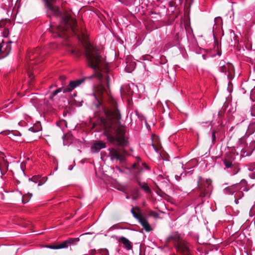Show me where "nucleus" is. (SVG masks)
<instances>
[{
	"instance_id": "nucleus-1",
	"label": "nucleus",
	"mask_w": 255,
	"mask_h": 255,
	"mask_svg": "<svg viewBox=\"0 0 255 255\" xmlns=\"http://www.w3.org/2000/svg\"><path fill=\"white\" fill-rule=\"evenodd\" d=\"M103 110L106 117L99 118L101 126L108 141L119 145V147L109 148V156L112 161H118L120 163H125L129 153L125 148L128 144L125 138V127L121 124V115L118 109L117 103L112 100L108 106H103Z\"/></svg>"
},
{
	"instance_id": "nucleus-2",
	"label": "nucleus",
	"mask_w": 255,
	"mask_h": 255,
	"mask_svg": "<svg viewBox=\"0 0 255 255\" xmlns=\"http://www.w3.org/2000/svg\"><path fill=\"white\" fill-rule=\"evenodd\" d=\"M84 47L87 65L94 70V74L80 79L71 81L66 87L59 88L54 91L49 97L51 100L53 101L54 97L61 91L63 93L70 92L83 83L86 79H91L94 77H96L100 82L105 81L107 87L109 88L110 77L108 75L109 70L105 58L101 55L100 50L91 44L87 43Z\"/></svg>"
},
{
	"instance_id": "nucleus-3",
	"label": "nucleus",
	"mask_w": 255,
	"mask_h": 255,
	"mask_svg": "<svg viewBox=\"0 0 255 255\" xmlns=\"http://www.w3.org/2000/svg\"><path fill=\"white\" fill-rule=\"evenodd\" d=\"M71 18L76 21V23L73 25V26L72 27L71 25H70V24H65L63 23V21H61L60 24L55 27L51 26L49 29L50 31L55 33L58 36L60 37L66 38L69 36V33L70 30H71L73 33L75 34H77L78 36L80 34L81 35V39L85 42L84 46L87 43H89L87 41L88 39V34L84 31L82 28H81V29L80 30L77 27V20L73 18L72 16Z\"/></svg>"
},
{
	"instance_id": "nucleus-4",
	"label": "nucleus",
	"mask_w": 255,
	"mask_h": 255,
	"mask_svg": "<svg viewBox=\"0 0 255 255\" xmlns=\"http://www.w3.org/2000/svg\"><path fill=\"white\" fill-rule=\"evenodd\" d=\"M46 2L48 9L52 11L56 17L61 18V21L65 24H70L72 27L76 23V21L71 18V15L68 12L65 11L62 12L60 10L59 7L53 6L52 3L56 1V0H44Z\"/></svg>"
},
{
	"instance_id": "nucleus-5",
	"label": "nucleus",
	"mask_w": 255,
	"mask_h": 255,
	"mask_svg": "<svg viewBox=\"0 0 255 255\" xmlns=\"http://www.w3.org/2000/svg\"><path fill=\"white\" fill-rule=\"evenodd\" d=\"M212 180L206 179L204 180L199 178L197 182V191L200 197L203 198L206 196L210 197V192L212 191Z\"/></svg>"
},
{
	"instance_id": "nucleus-6",
	"label": "nucleus",
	"mask_w": 255,
	"mask_h": 255,
	"mask_svg": "<svg viewBox=\"0 0 255 255\" xmlns=\"http://www.w3.org/2000/svg\"><path fill=\"white\" fill-rule=\"evenodd\" d=\"M131 212L133 217L136 219L146 232L151 230L150 225L147 220L140 214V210L139 207H135L131 210Z\"/></svg>"
},
{
	"instance_id": "nucleus-7",
	"label": "nucleus",
	"mask_w": 255,
	"mask_h": 255,
	"mask_svg": "<svg viewBox=\"0 0 255 255\" xmlns=\"http://www.w3.org/2000/svg\"><path fill=\"white\" fill-rule=\"evenodd\" d=\"M108 91L102 85L97 87L95 97L97 100V104L96 105V107H98L102 105V101L105 98L106 96H108Z\"/></svg>"
},
{
	"instance_id": "nucleus-8",
	"label": "nucleus",
	"mask_w": 255,
	"mask_h": 255,
	"mask_svg": "<svg viewBox=\"0 0 255 255\" xmlns=\"http://www.w3.org/2000/svg\"><path fill=\"white\" fill-rule=\"evenodd\" d=\"M79 240H80L79 238H70L69 240L64 241L60 244H49L44 245L43 247L54 250L66 248L69 245L72 244L75 242H79Z\"/></svg>"
},
{
	"instance_id": "nucleus-9",
	"label": "nucleus",
	"mask_w": 255,
	"mask_h": 255,
	"mask_svg": "<svg viewBox=\"0 0 255 255\" xmlns=\"http://www.w3.org/2000/svg\"><path fill=\"white\" fill-rule=\"evenodd\" d=\"M175 247L177 252L182 255H191L189 244L185 240H182Z\"/></svg>"
},
{
	"instance_id": "nucleus-10",
	"label": "nucleus",
	"mask_w": 255,
	"mask_h": 255,
	"mask_svg": "<svg viewBox=\"0 0 255 255\" xmlns=\"http://www.w3.org/2000/svg\"><path fill=\"white\" fill-rule=\"evenodd\" d=\"M220 70L222 72L225 73L227 75L228 77L230 79L233 78V74L234 73V67L232 64L227 63L226 65L222 63L221 62L220 63Z\"/></svg>"
},
{
	"instance_id": "nucleus-11",
	"label": "nucleus",
	"mask_w": 255,
	"mask_h": 255,
	"mask_svg": "<svg viewBox=\"0 0 255 255\" xmlns=\"http://www.w3.org/2000/svg\"><path fill=\"white\" fill-rule=\"evenodd\" d=\"M116 239L120 243H122L123 244L124 248L126 250H130L132 249V243L126 238L121 237L119 238L117 237Z\"/></svg>"
},
{
	"instance_id": "nucleus-12",
	"label": "nucleus",
	"mask_w": 255,
	"mask_h": 255,
	"mask_svg": "<svg viewBox=\"0 0 255 255\" xmlns=\"http://www.w3.org/2000/svg\"><path fill=\"white\" fill-rule=\"evenodd\" d=\"M168 242L173 241L175 244V247L179 242L183 239L181 235L178 233H174L167 238Z\"/></svg>"
},
{
	"instance_id": "nucleus-13",
	"label": "nucleus",
	"mask_w": 255,
	"mask_h": 255,
	"mask_svg": "<svg viewBox=\"0 0 255 255\" xmlns=\"http://www.w3.org/2000/svg\"><path fill=\"white\" fill-rule=\"evenodd\" d=\"M106 146V143L100 140L93 144L91 147V150L93 152H98L100 149L105 148Z\"/></svg>"
},
{
	"instance_id": "nucleus-14",
	"label": "nucleus",
	"mask_w": 255,
	"mask_h": 255,
	"mask_svg": "<svg viewBox=\"0 0 255 255\" xmlns=\"http://www.w3.org/2000/svg\"><path fill=\"white\" fill-rule=\"evenodd\" d=\"M137 182L140 187L144 190L146 193H149L151 192V190L150 188L147 185V184L146 183H142L140 182L139 180H137Z\"/></svg>"
},
{
	"instance_id": "nucleus-15",
	"label": "nucleus",
	"mask_w": 255,
	"mask_h": 255,
	"mask_svg": "<svg viewBox=\"0 0 255 255\" xmlns=\"http://www.w3.org/2000/svg\"><path fill=\"white\" fill-rule=\"evenodd\" d=\"M40 177L39 176H33L32 178H29V181H31L34 183H38V186H41L43 183L41 181Z\"/></svg>"
},
{
	"instance_id": "nucleus-16",
	"label": "nucleus",
	"mask_w": 255,
	"mask_h": 255,
	"mask_svg": "<svg viewBox=\"0 0 255 255\" xmlns=\"http://www.w3.org/2000/svg\"><path fill=\"white\" fill-rule=\"evenodd\" d=\"M193 2V0H185L184 6L186 13H189L190 11V7Z\"/></svg>"
},
{
	"instance_id": "nucleus-17",
	"label": "nucleus",
	"mask_w": 255,
	"mask_h": 255,
	"mask_svg": "<svg viewBox=\"0 0 255 255\" xmlns=\"http://www.w3.org/2000/svg\"><path fill=\"white\" fill-rule=\"evenodd\" d=\"M224 163L225 167L227 168H232L234 164L232 163V162L227 159H225L224 160Z\"/></svg>"
},
{
	"instance_id": "nucleus-18",
	"label": "nucleus",
	"mask_w": 255,
	"mask_h": 255,
	"mask_svg": "<svg viewBox=\"0 0 255 255\" xmlns=\"http://www.w3.org/2000/svg\"><path fill=\"white\" fill-rule=\"evenodd\" d=\"M135 66V63L134 62H131L129 65H127L126 67V69L128 72H131V71L134 69Z\"/></svg>"
},
{
	"instance_id": "nucleus-19",
	"label": "nucleus",
	"mask_w": 255,
	"mask_h": 255,
	"mask_svg": "<svg viewBox=\"0 0 255 255\" xmlns=\"http://www.w3.org/2000/svg\"><path fill=\"white\" fill-rule=\"evenodd\" d=\"M152 145L156 151L159 150L161 147V145L159 143L156 142V141H152Z\"/></svg>"
},
{
	"instance_id": "nucleus-20",
	"label": "nucleus",
	"mask_w": 255,
	"mask_h": 255,
	"mask_svg": "<svg viewBox=\"0 0 255 255\" xmlns=\"http://www.w3.org/2000/svg\"><path fill=\"white\" fill-rule=\"evenodd\" d=\"M232 169H233V172L234 175L238 173L240 170V168L239 167V165L235 163L234 164Z\"/></svg>"
},
{
	"instance_id": "nucleus-21",
	"label": "nucleus",
	"mask_w": 255,
	"mask_h": 255,
	"mask_svg": "<svg viewBox=\"0 0 255 255\" xmlns=\"http://www.w3.org/2000/svg\"><path fill=\"white\" fill-rule=\"evenodd\" d=\"M32 195L31 193H28L27 195H24L22 197V201L23 203H27L29 199L32 197Z\"/></svg>"
},
{
	"instance_id": "nucleus-22",
	"label": "nucleus",
	"mask_w": 255,
	"mask_h": 255,
	"mask_svg": "<svg viewBox=\"0 0 255 255\" xmlns=\"http://www.w3.org/2000/svg\"><path fill=\"white\" fill-rule=\"evenodd\" d=\"M99 252L101 255H109V251L107 249H101L99 250Z\"/></svg>"
},
{
	"instance_id": "nucleus-23",
	"label": "nucleus",
	"mask_w": 255,
	"mask_h": 255,
	"mask_svg": "<svg viewBox=\"0 0 255 255\" xmlns=\"http://www.w3.org/2000/svg\"><path fill=\"white\" fill-rule=\"evenodd\" d=\"M181 34L179 32L176 34L174 39L176 41L175 44H177L179 42Z\"/></svg>"
},
{
	"instance_id": "nucleus-24",
	"label": "nucleus",
	"mask_w": 255,
	"mask_h": 255,
	"mask_svg": "<svg viewBox=\"0 0 255 255\" xmlns=\"http://www.w3.org/2000/svg\"><path fill=\"white\" fill-rule=\"evenodd\" d=\"M72 137V134L70 133H67L66 134H65L63 135L62 138L64 140H69Z\"/></svg>"
},
{
	"instance_id": "nucleus-25",
	"label": "nucleus",
	"mask_w": 255,
	"mask_h": 255,
	"mask_svg": "<svg viewBox=\"0 0 255 255\" xmlns=\"http://www.w3.org/2000/svg\"><path fill=\"white\" fill-rule=\"evenodd\" d=\"M249 129L254 132L255 130V122L251 124L249 127Z\"/></svg>"
},
{
	"instance_id": "nucleus-26",
	"label": "nucleus",
	"mask_w": 255,
	"mask_h": 255,
	"mask_svg": "<svg viewBox=\"0 0 255 255\" xmlns=\"http://www.w3.org/2000/svg\"><path fill=\"white\" fill-rule=\"evenodd\" d=\"M35 127V130L36 131H38L41 130L42 127L39 123L36 124L34 125Z\"/></svg>"
},
{
	"instance_id": "nucleus-27",
	"label": "nucleus",
	"mask_w": 255,
	"mask_h": 255,
	"mask_svg": "<svg viewBox=\"0 0 255 255\" xmlns=\"http://www.w3.org/2000/svg\"><path fill=\"white\" fill-rule=\"evenodd\" d=\"M212 142L213 143H214L216 141V131H215L214 130L212 131Z\"/></svg>"
},
{
	"instance_id": "nucleus-28",
	"label": "nucleus",
	"mask_w": 255,
	"mask_h": 255,
	"mask_svg": "<svg viewBox=\"0 0 255 255\" xmlns=\"http://www.w3.org/2000/svg\"><path fill=\"white\" fill-rule=\"evenodd\" d=\"M72 53L75 54L77 57H79L81 55V52L80 51H75V50H73L72 51Z\"/></svg>"
},
{
	"instance_id": "nucleus-29",
	"label": "nucleus",
	"mask_w": 255,
	"mask_h": 255,
	"mask_svg": "<svg viewBox=\"0 0 255 255\" xmlns=\"http://www.w3.org/2000/svg\"><path fill=\"white\" fill-rule=\"evenodd\" d=\"M251 112L252 116H255V105L252 107Z\"/></svg>"
},
{
	"instance_id": "nucleus-30",
	"label": "nucleus",
	"mask_w": 255,
	"mask_h": 255,
	"mask_svg": "<svg viewBox=\"0 0 255 255\" xmlns=\"http://www.w3.org/2000/svg\"><path fill=\"white\" fill-rule=\"evenodd\" d=\"M255 168V163H252L250 165L249 169L251 171H253Z\"/></svg>"
},
{
	"instance_id": "nucleus-31",
	"label": "nucleus",
	"mask_w": 255,
	"mask_h": 255,
	"mask_svg": "<svg viewBox=\"0 0 255 255\" xmlns=\"http://www.w3.org/2000/svg\"><path fill=\"white\" fill-rule=\"evenodd\" d=\"M150 215L154 217H157L158 216V214L154 211H151L150 212Z\"/></svg>"
},
{
	"instance_id": "nucleus-32",
	"label": "nucleus",
	"mask_w": 255,
	"mask_h": 255,
	"mask_svg": "<svg viewBox=\"0 0 255 255\" xmlns=\"http://www.w3.org/2000/svg\"><path fill=\"white\" fill-rule=\"evenodd\" d=\"M96 253V250L95 249L91 250L90 251V255H94Z\"/></svg>"
},
{
	"instance_id": "nucleus-33",
	"label": "nucleus",
	"mask_w": 255,
	"mask_h": 255,
	"mask_svg": "<svg viewBox=\"0 0 255 255\" xmlns=\"http://www.w3.org/2000/svg\"><path fill=\"white\" fill-rule=\"evenodd\" d=\"M66 79V76H64V75H62V76H60L59 77V79L62 81V82H63Z\"/></svg>"
},
{
	"instance_id": "nucleus-34",
	"label": "nucleus",
	"mask_w": 255,
	"mask_h": 255,
	"mask_svg": "<svg viewBox=\"0 0 255 255\" xmlns=\"http://www.w3.org/2000/svg\"><path fill=\"white\" fill-rule=\"evenodd\" d=\"M29 129L32 132H36L35 130V127H34V126L32 127H31Z\"/></svg>"
},
{
	"instance_id": "nucleus-35",
	"label": "nucleus",
	"mask_w": 255,
	"mask_h": 255,
	"mask_svg": "<svg viewBox=\"0 0 255 255\" xmlns=\"http://www.w3.org/2000/svg\"><path fill=\"white\" fill-rule=\"evenodd\" d=\"M139 166V164L138 163H134L133 165H132V168H137V166Z\"/></svg>"
},
{
	"instance_id": "nucleus-36",
	"label": "nucleus",
	"mask_w": 255,
	"mask_h": 255,
	"mask_svg": "<svg viewBox=\"0 0 255 255\" xmlns=\"http://www.w3.org/2000/svg\"><path fill=\"white\" fill-rule=\"evenodd\" d=\"M250 176L252 178L255 179V171L253 172Z\"/></svg>"
},
{
	"instance_id": "nucleus-37",
	"label": "nucleus",
	"mask_w": 255,
	"mask_h": 255,
	"mask_svg": "<svg viewBox=\"0 0 255 255\" xmlns=\"http://www.w3.org/2000/svg\"><path fill=\"white\" fill-rule=\"evenodd\" d=\"M254 93L255 94V89H253V90H252V91H251V97L253 96V94H254Z\"/></svg>"
},
{
	"instance_id": "nucleus-38",
	"label": "nucleus",
	"mask_w": 255,
	"mask_h": 255,
	"mask_svg": "<svg viewBox=\"0 0 255 255\" xmlns=\"http://www.w3.org/2000/svg\"><path fill=\"white\" fill-rule=\"evenodd\" d=\"M218 115L220 117H221L223 116V112H221V111H220L219 112V113H218Z\"/></svg>"
},
{
	"instance_id": "nucleus-39",
	"label": "nucleus",
	"mask_w": 255,
	"mask_h": 255,
	"mask_svg": "<svg viewBox=\"0 0 255 255\" xmlns=\"http://www.w3.org/2000/svg\"><path fill=\"white\" fill-rule=\"evenodd\" d=\"M142 164L145 168H146L148 169H149L148 166L145 163H142Z\"/></svg>"
},
{
	"instance_id": "nucleus-40",
	"label": "nucleus",
	"mask_w": 255,
	"mask_h": 255,
	"mask_svg": "<svg viewBox=\"0 0 255 255\" xmlns=\"http://www.w3.org/2000/svg\"><path fill=\"white\" fill-rule=\"evenodd\" d=\"M89 234H90V233H86V234H82V235L80 236L81 237H84L87 235H89Z\"/></svg>"
},
{
	"instance_id": "nucleus-41",
	"label": "nucleus",
	"mask_w": 255,
	"mask_h": 255,
	"mask_svg": "<svg viewBox=\"0 0 255 255\" xmlns=\"http://www.w3.org/2000/svg\"><path fill=\"white\" fill-rule=\"evenodd\" d=\"M119 171L120 172H122V170H121V169L119 167V166H116V167Z\"/></svg>"
},
{
	"instance_id": "nucleus-42",
	"label": "nucleus",
	"mask_w": 255,
	"mask_h": 255,
	"mask_svg": "<svg viewBox=\"0 0 255 255\" xmlns=\"http://www.w3.org/2000/svg\"><path fill=\"white\" fill-rule=\"evenodd\" d=\"M123 189H124V187H120V188H118V189L120 190V191H123Z\"/></svg>"
},
{
	"instance_id": "nucleus-43",
	"label": "nucleus",
	"mask_w": 255,
	"mask_h": 255,
	"mask_svg": "<svg viewBox=\"0 0 255 255\" xmlns=\"http://www.w3.org/2000/svg\"><path fill=\"white\" fill-rule=\"evenodd\" d=\"M3 22L0 21V27L3 26Z\"/></svg>"
},
{
	"instance_id": "nucleus-44",
	"label": "nucleus",
	"mask_w": 255,
	"mask_h": 255,
	"mask_svg": "<svg viewBox=\"0 0 255 255\" xmlns=\"http://www.w3.org/2000/svg\"><path fill=\"white\" fill-rule=\"evenodd\" d=\"M136 160H137V162L138 163L139 162V161L140 160V157H136Z\"/></svg>"
},
{
	"instance_id": "nucleus-45",
	"label": "nucleus",
	"mask_w": 255,
	"mask_h": 255,
	"mask_svg": "<svg viewBox=\"0 0 255 255\" xmlns=\"http://www.w3.org/2000/svg\"><path fill=\"white\" fill-rule=\"evenodd\" d=\"M2 47V44H1V43H0V52H1V51Z\"/></svg>"
},
{
	"instance_id": "nucleus-46",
	"label": "nucleus",
	"mask_w": 255,
	"mask_h": 255,
	"mask_svg": "<svg viewBox=\"0 0 255 255\" xmlns=\"http://www.w3.org/2000/svg\"><path fill=\"white\" fill-rule=\"evenodd\" d=\"M56 85H51V86H50V88H52V87H56Z\"/></svg>"
},
{
	"instance_id": "nucleus-47",
	"label": "nucleus",
	"mask_w": 255,
	"mask_h": 255,
	"mask_svg": "<svg viewBox=\"0 0 255 255\" xmlns=\"http://www.w3.org/2000/svg\"><path fill=\"white\" fill-rule=\"evenodd\" d=\"M175 177L177 180H179L180 178V177L178 176H176Z\"/></svg>"
},
{
	"instance_id": "nucleus-48",
	"label": "nucleus",
	"mask_w": 255,
	"mask_h": 255,
	"mask_svg": "<svg viewBox=\"0 0 255 255\" xmlns=\"http://www.w3.org/2000/svg\"><path fill=\"white\" fill-rule=\"evenodd\" d=\"M241 182H246V180H242Z\"/></svg>"
},
{
	"instance_id": "nucleus-49",
	"label": "nucleus",
	"mask_w": 255,
	"mask_h": 255,
	"mask_svg": "<svg viewBox=\"0 0 255 255\" xmlns=\"http://www.w3.org/2000/svg\"><path fill=\"white\" fill-rule=\"evenodd\" d=\"M215 44H217V45L218 44V41H216V42H215Z\"/></svg>"
},
{
	"instance_id": "nucleus-50",
	"label": "nucleus",
	"mask_w": 255,
	"mask_h": 255,
	"mask_svg": "<svg viewBox=\"0 0 255 255\" xmlns=\"http://www.w3.org/2000/svg\"><path fill=\"white\" fill-rule=\"evenodd\" d=\"M95 126V124H93V128H94Z\"/></svg>"
},
{
	"instance_id": "nucleus-51",
	"label": "nucleus",
	"mask_w": 255,
	"mask_h": 255,
	"mask_svg": "<svg viewBox=\"0 0 255 255\" xmlns=\"http://www.w3.org/2000/svg\"><path fill=\"white\" fill-rule=\"evenodd\" d=\"M0 153H1V152H0Z\"/></svg>"
}]
</instances>
